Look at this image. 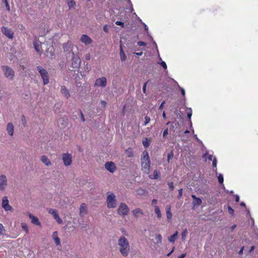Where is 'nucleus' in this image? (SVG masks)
Listing matches in <instances>:
<instances>
[{
  "label": "nucleus",
  "instance_id": "f257e3e1",
  "mask_svg": "<svg viewBox=\"0 0 258 258\" xmlns=\"http://www.w3.org/2000/svg\"><path fill=\"white\" fill-rule=\"evenodd\" d=\"M118 245L121 254L123 256H127L130 251V245L127 239L124 236H120L118 240Z\"/></svg>",
  "mask_w": 258,
  "mask_h": 258
},
{
  "label": "nucleus",
  "instance_id": "f03ea898",
  "mask_svg": "<svg viewBox=\"0 0 258 258\" xmlns=\"http://www.w3.org/2000/svg\"><path fill=\"white\" fill-rule=\"evenodd\" d=\"M141 160L142 171L144 173L149 174L150 171L151 162L148 153L146 151L143 152Z\"/></svg>",
  "mask_w": 258,
  "mask_h": 258
},
{
  "label": "nucleus",
  "instance_id": "7ed1b4c3",
  "mask_svg": "<svg viewBox=\"0 0 258 258\" xmlns=\"http://www.w3.org/2000/svg\"><path fill=\"white\" fill-rule=\"evenodd\" d=\"M107 207L109 209H114L117 205L116 196L111 192H107L106 198Z\"/></svg>",
  "mask_w": 258,
  "mask_h": 258
},
{
  "label": "nucleus",
  "instance_id": "20e7f679",
  "mask_svg": "<svg viewBox=\"0 0 258 258\" xmlns=\"http://www.w3.org/2000/svg\"><path fill=\"white\" fill-rule=\"evenodd\" d=\"M37 71L39 73L43 80V84L46 85L49 83V75L47 71L41 66L37 67Z\"/></svg>",
  "mask_w": 258,
  "mask_h": 258
},
{
  "label": "nucleus",
  "instance_id": "39448f33",
  "mask_svg": "<svg viewBox=\"0 0 258 258\" xmlns=\"http://www.w3.org/2000/svg\"><path fill=\"white\" fill-rule=\"evenodd\" d=\"M2 68L5 77L9 80H13L14 77V72L13 69L7 66H2Z\"/></svg>",
  "mask_w": 258,
  "mask_h": 258
},
{
  "label": "nucleus",
  "instance_id": "423d86ee",
  "mask_svg": "<svg viewBox=\"0 0 258 258\" xmlns=\"http://www.w3.org/2000/svg\"><path fill=\"white\" fill-rule=\"evenodd\" d=\"M130 211L128 206L123 203H120L117 210L118 214L121 216H125L128 215Z\"/></svg>",
  "mask_w": 258,
  "mask_h": 258
},
{
  "label": "nucleus",
  "instance_id": "0eeeda50",
  "mask_svg": "<svg viewBox=\"0 0 258 258\" xmlns=\"http://www.w3.org/2000/svg\"><path fill=\"white\" fill-rule=\"evenodd\" d=\"M62 160L65 166H70L72 163V155L69 153H63L62 155Z\"/></svg>",
  "mask_w": 258,
  "mask_h": 258
},
{
  "label": "nucleus",
  "instance_id": "6e6552de",
  "mask_svg": "<svg viewBox=\"0 0 258 258\" xmlns=\"http://www.w3.org/2000/svg\"><path fill=\"white\" fill-rule=\"evenodd\" d=\"M47 211L49 214H51L53 216L54 219L58 224H61L62 223V220L60 218L56 210L48 208L47 209Z\"/></svg>",
  "mask_w": 258,
  "mask_h": 258
},
{
  "label": "nucleus",
  "instance_id": "1a4fd4ad",
  "mask_svg": "<svg viewBox=\"0 0 258 258\" xmlns=\"http://www.w3.org/2000/svg\"><path fill=\"white\" fill-rule=\"evenodd\" d=\"M8 185V179L6 176L4 174H2L0 175V190L4 191L7 186Z\"/></svg>",
  "mask_w": 258,
  "mask_h": 258
},
{
  "label": "nucleus",
  "instance_id": "9d476101",
  "mask_svg": "<svg viewBox=\"0 0 258 258\" xmlns=\"http://www.w3.org/2000/svg\"><path fill=\"white\" fill-rule=\"evenodd\" d=\"M107 85V79L105 77H102L97 79L94 85L96 87L104 88Z\"/></svg>",
  "mask_w": 258,
  "mask_h": 258
},
{
  "label": "nucleus",
  "instance_id": "9b49d317",
  "mask_svg": "<svg viewBox=\"0 0 258 258\" xmlns=\"http://www.w3.org/2000/svg\"><path fill=\"white\" fill-rule=\"evenodd\" d=\"M1 30L3 34L9 39H12L14 37V32L11 29L6 27H2Z\"/></svg>",
  "mask_w": 258,
  "mask_h": 258
},
{
  "label": "nucleus",
  "instance_id": "f8f14e48",
  "mask_svg": "<svg viewBox=\"0 0 258 258\" xmlns=\"http://www.w3.org/2000/svg\"><path fill=\"white\" fill-rule=\"evenodd\" d=\"M2 206L4 210L6 211H12L13 210L12 207L9 204V200L7 197H4L3 198Z\"/></svg>",
  "mask_w": 258,
  "mask_h": 258
},
{
  "label": "nucleus",
  "instance_id": "ddd939ff",
  "mask_svg": "<svg viewBox=\"0 0 258 258\" xmlns=\"http://www.w3.org/2000/svg\"><path fill=\"white\" fill-rule=\"evenodd\" d=\"M105 167L107 170L111 173H113L116 169L115 164L111 161L106 162L105 164Z\"/></svg>",
  "mask_w": 258,
  "mask_h": 258
},
{
  "label": "nucleus",
  "instance_id": "4468645a",
  "mask_svg": "<svg viewBox=\"0 0 258 258\" xmlns=\"http://www.w3.org/2000/svg\"><path fill=\"white\" fill-rule=\"evenodd\" d=\"M80 41L86 45L91 44L93 42L92 39L87 35L83 34L80 39Z\"/></svg>",
  "mask_w": 258,
  "mask_h": 258
},
{
  "label": "nucleus",
  "instance_id": "2eb2a0df",
  "mask_svg": "<svg viewBox=\"0 0 258 258\" xmlns=\"http://www.w3.org/2000/svg\"><path fill=\"white\" fill-rule=\"evenodd\" d=\"M81 59L77 55H74L72 60V66L74 68H79L81 64Z\"/></svg>",
  "mask_w": 258,
  "mask_h": 258
},
{
  "label": "nucleus",
  "instance_id": "dca6fc26",
  "mask_svg": "<svg viewBox=\"0 0 258 258\" xmlns=\"http://www.w3.org/2000/svg\"><path fill=\"white\" fill-rule=\"evenodd\" d=\"M204 157L206 158V159H208L210 161H211L213 160V166L215 168V170L216 171L217 170V159L216 157H214L213 159V156L212 155L209 154L207 152L204 155Z\"/></svg>",
  "mask_w": 258,
  "mask_h": 258
},
{
  "label": "nucleus",
  "instance_id": "f3484780",
  "mask_svg": "<svg viewBox=\"0 0 258 258\" xmlns=\"http://www.w3.org/2000/svg\"><path fill=\"white\" fill-rule=\"evenodd\" d=\"M29 218L31 219V223L37 226H40L41 223L40 222L39 219L31 213L28 214Z\"/></svg>",
  "mask_w": 258,
  "mask_h": 258
},
{
  "label": "nucleus",
  "instance_id": "a211bd4d",
  "mask_svg": "<svg viewBox=\"0 0 258 258\" xmlns=\"http://www.w3.org/2000/svg\"><path fill=\"white\" fill-rule=\"evenodd\" d=\"M80 215L84 216L88 213L87 206L85 203H82L80 207Z\"/></svg>",
  "mask_w": 258,
  "mask_h": 258
},
{
  "label": "nucleus",
  "instance_id": "6ab92c4d",
  "mask_svg": "<svg viewBox=\"0 0 258 258\" xmlns=\"http://www.w3.org/2000/svg\"><path fill=\"white\" fill-rule=\"evenodd\" d=\"M34 47L36 51L39 54H41L42 52L41 48V42L39 41L35 40L33 43Z\"/></svg>",
  "mask_w": 258,
  "mask_h": 258
},
{
  "label": "nucleus",
  "instance_id": "aec40b11",
  "mask_svg": "<svg viewBox=\"0 0 258 258\" xmlns=\"http://www.w3.org/2000/svg\"><path fill=\"white\" fill-rule=\"evenodd\" d=\"M60 92L61 94L67 99H68L70 97L69 91L64 86L61 87Z\"/></svg>",
  "mask_w": 258,
  "mask_h": 258
},
{
  "label": "nucleus",
  "instance_id": "412c9836",
  "mask_svg": "<svg viewBox=\"0 0 258 258\" xmlns=\"http://www.w3.org/2000/svg\"><path fill=\"white\" fill-rule=\"evenodd\" d=\"M191 198L194 199L192 205L194 207L199 206L201 205L202 201L201 199L197 198L195 195H191Z\"/></svg>",
  "mask_w": 258,
  "mask_h": 258
},
{
  "label": "nucleus",
  "instance_id": "4be33fe9",
  "mask_svg": "<svg viewBox=\"0 0 258 258\" xmlns=\"http://www.w3.org/2000/svg\"><path fill=\"white\" fill-rule=\"evenodd\" d=\"M14 126L12 123L9 122L8 123L7 126V131L8 134L12 136L14 134Z\"/></svg>",
  "mask_w": 258,
  "mask_h": 258
},
{
  "label": "nucleus",
  "instance_id": "5701e85b",
  "mask_svg": "<svg viewBox=\"0 0 258 258\" xmlns=\"http://www.w3.org/2000/svg\"><path fill=\"white\" fill-rule=\"evenodd\" d=\"M41 161L47 166H49L51 165V161L46 156L43 155L41 156Z\"/></svg>",
  "mask_w": 258,
  "mask_h": 258
},
{
  "label": "nucleus",
  "instance_id": "b1692460",
  "mask_svg": "<svg viewBox=\"0 0 258 258\" xmlns=\"http://www.w3.org/2000/svg\"><path fill=\"white\" fill-rule=\"evenodd\" d=\"M52 238L57 245L60 244V239L58 236V233L56 231L53 232L52 235Z\"/></svg>",
  "mask_w": 258,
  "mask_h": 258
},
{
  "label": "nucleus",
  "instance_id": "393cba45",
  "mask_svg": "<svg viewBox=\"0 0 258 258\" xmlns=\"http://www.w3.org/2000/svg\"><path fill=\"white\" fill-rule=\"evenodd\" d=\"M166 216H167V218L168 220L170 221L172 218V214L171 212V206L170 205L166 206Z\"/></svg>",
  "mask_w": 258,
  "mask_h": 258
},
{
  "label": "nucleus",
  "instance_id": "a878e982",
  "mask_svg": "<svg viewBox=\"0 0 258 258\" xmlns=\"http://www.w3.org/2000/svg\"><path fill=\"white\" fill-rule=\"evenodd\" d=\"M132 213L135 217H138L140 215L143 214V211L140 208H137L133 210Z\"/></svg>",
  "mask_w": 258,
  "mask_h": 258
},
{
  "label": "nucleus",
  "instance_id": "bb28decb",
  "mask_svg": "<svg viewBox=\"0 0 258 258\" xmlns=\"http://www.w3.org/2000/svg\"><path fill=\"white\" fill-rule=\"evenodd\" d=\"M160 172L157 170H154L153 174L149 176V178L152 179H158L160 175Z\"/></svg>",
  "mask_w": 258,
  "mask_h": 258
},
{
  "label": "nucleus",
  "instance_id": "cd10ccee",
  "mask_svg": "<svg viewBox=\"0 0 258 258\" xmlns=\"http://www.w3.org/2000/svg\"><path fill=\"white\" fill-rule=\"evenodd\" d=\"M119 55L121 61H124L126 59V56L125 53L123 51L121 44L120 45Z\"/></svg>",
  "mask_w": 258,
  "mask_h": 258
},
{
  "label": "nucleus",
  "instance_id": "c85d7f7f",
  "mask_svg": "<svg viewBox=\"0 0 258 258\" xmlns=\"http://www.w3.org/2000/svg\"><path fill=\"white\" fill-rule=\"evenodd\" d=\"M186 113H187L188 118L189 119V120L190 126L191 127H192V123H191V121L190 120L191 117L192 116V110L190 108H187Z\"/></svg>",
  "mask_w": 258,
  "mask_h": 258
},
{
  "label": "nucleus",
  "instance_id": "c756f323",
  "mask_svg": "<svg viewBox=\"0 0 258 258\" xmlns=\"http://www.w3.org/2000/svg\"><path fill=\"white\" fill-rule=\"evenodd\" d=\"M178 232L177 231H176L172 235H171L170 237H168V240L170 242H174V241H175V239L178 235Z\"/></svg>",
  "mask_w": 258,
  "mask_h": 258
},
{
  "label": "nucleus",
  "instance_id": "7c9ffc66",
  "mask_svg": "<svg viewBox=\"0 0 258 258\" xmlns=\"http://www.w3.org/2000/svg\"><path fill=\"white\" fill-rule=\"evenodd\" d=\"M67 4L69 9L74 8L76 5L74 0H67Z\"/></svg>",
  "mask_w": 258,
  "mask_h": 258
},
{
  "label": "nucleus",
  "instance_id": "2f4dec72",
  "mask_svg": "<svg viewBox=\"0 0 258 258\" xmlns=\"http://www.w3.org/2000/svg\"><path fill=\"white\" fill-rule=\"evenodd\" d=\"M155 212L157 214L158 218H160L161 217L162 215L160 210L157 206H155Z\"/></svg>",
  "mask_w": 258,
  "mask_h": 258
},
{
  "label": "nucleus",
  "instance_id": "473e14b6",
  "mask_svg": "<svg viewBox=\"0 0 258 258\" xmlns=\"http://www.w3.org/2000/svg\"><path fill=\"white\" fill-rule=\"evenodd\" d=\"M155 239L156 240L157 243H160L162 241V235L160 234L155 235Z\"/></svg>",
  "mask_w": 258,
  "mask_h": 258
},
{
  "label": "nucleus",
  "instance_id": "72a5a7b5",
  "mask_svg": "<svg viewBox=\"0 0 258 258\" xmlns=\"http://www.w3.org/2000/svg\"><path fill=\"white\" fill-rule=\"evenodd\" d=\"M187 229H184L182 233H181V238L182 240H184L185 239V238L186 237V236H187Z\"/></svg>",
  "mask_w": 258,
  "mask_h": 258
},
{
  "label": "nucleus",
  "instance_id": "f704fd0d",
  "mask_svg": "<svg viewBox=\"0 0 258 258\" xmlns=\"http://www.w3.org/2000/svg\"><path fill=\"white\" fill-rule=\"evenodd\" d=\"M143 145L145 148H148L150 145V143L149 140L146 138L142 142Z\"/></svg>",
  "mask_w": 258,
  "mask_h": 258
},
{
  "label": "nucleus",
  "instance_id": "c9c22d12",
  "mask_svg": "<svg viewBox=\"0 0 258 258\" xmlns=\"http://www.w3.org/2000/svg\"><path fill=\"white\" fill-rule=\"evenodd\" d=\"M21 226L22 229H24L27 233H28L29 232V230L27 224L25 223H22L21 224Z\"/></svg>",
  "mask_w": 258,
  "mask_h": 258
},
{
  "label": "nucleus",
  "instance_id": "e433bc0d",
  "mask_svg": "<svg viewBox=\"0 0 258 258\" xmlns=\"http://www.w3.org/2000/svg\"><path fill=\"white\" fill-rule=\"evenodd\" d=\"M218 180L220 183L222 184L223 183L224 178L222 174H219L218 176Z\"/></svg>",
  "mask_w": 258,
  "mask_h": 258
},
{
  "label": "nucleus",
  "instance_id": "4c0bfd02",
  "mask_svg": "<svg viewBox=\"0 0 258 258\" xmlns=\"http://www.w3.org/2000/svg\"><path fill=\"white\" fill-rule=\"evenodd\" d=\"M3 2L5 4L6 7L7 8V10L8 12L10 11V7L9 4V3L7 0H3Z\"/></svg>",
  "mask_w": 258,
  "mask_h": 258
},
{
  "label": "nucleus",
  "instance_id": "58836bf2",
  "mask_svg": "<svg viewBox=\"0 0 258 258\" xmlns=\"http://www.w3.org/2000/svg\"><path fill=\"white\" fill-rule=\"evenodd\" d=\"M145 121L143 124V125L146 126L147 124L150 121V118L147 116H146L145 117Z\"/></svg>",
  "mask_w": 258,
  "mask_h": 258
},
{
  "label": "nucleus",
  "instance_id": "ea45409f",
  "mask_svg": "<svg viewBox=\"0 0 258 258\" xmlns=\"http://www.w3.org/2000/svg\"><path fill=\"white\" fill-rule=\"evenodd\" d=\"M168 185L169 188H170V189L171 190H173L174 189V185H173V183L172 182H169L168 183Z\"/></svg>",
  "mask_w": 258,
  "mask_h": 258
},
{
  "label": "nucleus",
  "instance_id": "a19ab883",
  "mask_svg": "<svg viewBox=\"0 0 258 258\" xmlns=\"http://www.w3.org/2000/svg\"><path fill=\"white\" fill-rule=\"evenodd\" d=\"M228 212L230 214H231V215L234 214V210L231 207H230V206L228 207Z\"/></svg>",
  "mask_w": 258,
  "mask_h": 258
},
{
  "label": "nucleus",
  "instance_id": "79ce46f5",
  "mask_svg": "<svg viewBox=\"0 0 258 258\" xmlns=\"http://www.w3.org/2000/svg\"><path fill=\"white\" fill-rule=\"evenodd\" d=\"M160 65L165 69H167V65L166 63L164 61H161V62L160 63Z\"/></svg>",
  "mask_w": 258,
  "mask_h": 258
},
{
  "label": "nucleus",
  "instance_id": "37998d69",
  "mask_svg": "<svg viewBox=\"0 0 258 258\" xmlns=\"http://www.w3.org/2000/svg\"><path fill=\"white\" fill-rule=\"evenodd\" d=\"M173 157V154L172 152H171V153L169 154L168 155V157H167V161L168 162H169V161L170 160V159L172 158Z\"/></svg>",
  "mask_w": 258,
  "mask_h": 258
},
{
  "label": "nucleus",
  "instance_id": "c03bdc74",
  "mask_svg": "<svg viewBox=\"0 0 258 258\" xmlns=\"http://www.w3.org/2000/svg\"><path fill=\"white\" fill-rule=\"evenodd\" d=\"M5 231L4 227L0 223V233L3 234Z\"/></svg>",
  "mask_w": 258,
  "mask_h": 258
},
{
  "label": "nucleus",
  "instance_id": "a18cd8bd",
  "mask_svg": "<svg viewBox=\"0 0 258 258\" xmlns=\"http://www.w3.org/2000/svg\"><path fill=\"white\" fill-rule=\"evenodd\" d=\"M168 128H166L164 130L163 133V138H166V136L168 135Z\"/></svg>",
  "mask_w": 258,
  "mask_h": 258
},
{
  "label": "nucleus",
  "instance_id": "49530a36",
  "mask_svg": "<svg viewBox=\"0 0 258 258\" xmlns=\"http://www.w3.org/2000/svg\"><path fill=\"white\" fill-rule=\"evenodd\" d=\"M138 45L140 46H144L146 44L145 42H144L143 41H139V42H138Z\"/></svg>",
  "mask_w": 258,
  "mask_h": 258
},
{
  "label": "nucleus",
  "instance_id": "de8ad7c7",
  "mask_svg": "<svg viewBox=\"0 0 258 258\" xmlns=\"http://www.w3.org/2000/svg\"><path fill=\"white\" fill-rule=\"evenodd\" d=\"M147 85V82L145 83L143 85V92L144 93H146Z\"/></svg>",
  "mask_w": 258,
  "mask_h": 258
},
{
  "label": "nucleus",
  "instance_id": "09e8293b",
  "mask_svg": "<svg viewBox=\"0 0 258 258\" xmlns=\"http://www.w3.org/2000/svg\"><path fill=\"white\" fill-rule=\"evenodd\" d=\"M115 24L117 25L121 26L122 27L124 26V24L123 22H121L120 21H116L115 22Z\"/></svg>",
  "mask_w": 258,
  "mask_h": 258
},
{
  "label": "nucleus",
  "instance_id": "8fccbe9b",
  "mask_svg": "<svg viewBox=\"0 0 258 258\" xmlns=\"http://www.w3.org/2000/svg\"><path fill=\"white\" fill-rule=\"evenodd\" d=\"M182 189L180 188L178 190V198H180L182 197Z\"/></svg>",
  "mask_w": 258,
  "mask_h": 258
},
{
  "label": "nucleus",
  "instance_id": "3c124183",
  "mask_svg": "<svg viewBox=\"0 0 258 258\" xmlns=\"http://www.w3.org/2000/svg\"><path fill=\"white\" fill-rule=\"evenodd\" d=\"M103 30L104 31H105L106 33H108V26L105 25L103 26Z\"/></svg>",
  "mask_w": 258,
  "mask_h": 258
},
{
  "label": "nucleus",
  "instance_id": "603ef678",
  "mask_svg": "<svg viewBox=\"0 0 258 258\" xmlns=\"http://www.w3.org/2000/svg\"><path fill=\"white\" fill-rule=\"evenodd\" d=\"M80 114H81V120L83 121H85V117H84V115L81 111H80Z\"/></svg>",
  "mask_w": 258,
  "mask_h": 258
},
{
  "label": "nucleus",
  "instance_id": "864d4df0",
  "mask_svg": "<svg viewBox=\"0 0 258 258\" xmlns=\"http://www.w3.org/2000/svg\"><path fill=\"white\" fill-rule=\"evenodd\" d=\"M157 200H156V199H153L152 201V204L153 205H155V206H156V205L157 204Z\"/></svg>",
  "mask_w": 258,
  "mask_h": 258
},
{
  "label": "nucleus",
  "instance_id": "5fc2aeb1",
  "mask_svg": "<svg viewBox=\"0 0 258 258\" xmlns=\"http://www.w3.org/2000/svg\"><path fill=\"white\" fill-rule=\"evenodd\" d=\"M165 102L164 101H163L161 104H160V106H159V109L161 110L163 108V105L164 104H165Z\"/></svg>",
  "mask_w": 258,
  "mask_h": 258
},
{
  "label": "nucleus",
  "instance_id": "6e6d98bb",
  "mask_svg": "<svg viewBox=\"0 0 258 258\" xmlns=\"http://www.w3.org/2000/svg\"><path fill=\"white\" fill-rule=\"evenodd\" d=\"M192 134H194V138H195L196 140H197L199 141V139H198V137H197V135H196V134H194V130H192Z\"/></svg>",
  "mask_w": 258,
  "mask_h": 258
},
{
  "label": "nucleus",
  "instance_id": "4d7b16f0",
  "mask_svg": "<svg viewBox=\"0 0 258 258\" xmlns=\"http://www.w3.org/2000/svg\"><path fill=\"white\" fill-rule=\"evenodd\" d=\"M181 93L183 96L185 95V91L182 88H180Z\"/></svg>",
  "mask_w": 258,
  "mask_h": 258
},
{
  "label": "nucleus",
  "instance_id": "13d9d810",
  "mask_svg": "<svg viewBox=\"0 0 258 258\" xmlns=\"http://www.w3.org/2000/svg\"><path fill=\"white\" fill-rule=\"evenodd\" d=\"M244 248V246H242L241 248V249L239 250L238 253L239 254H242L243 253V249Z\"/></svg>",
  "mask_w": 258,
  "mask_h": 258
},
{
  "label": "nucleus",
  "instance_id": "bf43d9fd",
  "mask_svg": "<svg viewBox=\"0 0 258 258\" xmlns=\"http://www.w3.org/2000/svg\"><path fill=\"white\" fill-rule=\"evenodd\" d=\"M22 121L23 122L24 126H25V124L26 123V121L25 117L24 116H23V117H22Z\"/></svg>",
  "mask_w": 258,
  "mask_h": 258
},
{
  "label": "nucleus",
  "instance_id": "052dcab7",
  "mask_svg": "<svg viewBox=\"0 0 258 258\" xmlns=\"http://www.w3.org/2000/svg\"><path fill=\"white\" fill-rule=\"evenodd\" d=\"M85 58L86 60H89L90 59V55L89 54H87L85 56Z\"/></svg>",
  "mask_w": 258,
  "mask_h": 258
},
{
  "label": "nucleus",
  "instance_id": "680f3d73",
  "mask_svg": "<svg viewBox=\"0 0 258 258\" xmlns=\"http://www.w3.org/2000/svg\"><path fill=\"white\" fill-rule=\"evenodd\" d=\"M101 104L102 106H103V107H105L106 105V103L105 101H101Z\"/></svg>",
  "mask_w": 258,
  "mask_h": 258
},
{
  "label": "nucleus",
  "instance_id": "e2e57ef3",
  "mask_svg": "<svg viewBox=\"0 0 258 258\" xmlns=\"http://www.w3.org/2000/svg\"><path fill=\"white\" fill-rule=\"evenodd\" d=\"M185 256V253H182L178 256V258H184Z\"/></svg>",
  "mask_w": 258,
  "mask_h": 258
},
{
  "label": "nucleus",
  "instance_id": "0e129e2a",
  "mask_svg": "<svg viewBox=\"0 0 258 258\" xmlns=\"http://www.w3.org/2000/svg\"><path fill=\"white\" fill-rule=\"evenodd\" d=\"M239 201V197L238 195L235 196V201L238 202Z\"/></svg>",
  "mask_w": 258,
  "mask_h": 258
},
{
  "label": "nucleus",
  "instance_id": "69168bd1",
  "mask_svg": "<svg viewBox=\"0 0 258 258\" xmlns=\"http://www.w3.org/2000/svg\"><path fill=\"white\" fill-rule=\"evenodd\" d=\"M128 157H132L133 156V153L132 152V151L131 152H128Z\"/></svg>",
  "mask_w": 258,
  "mask_h": 258
},
{
  "label": "nucleus",
  "instance_id": "338daca9",
  "mask_svg": "<svg viewBox=\"0 0 258 258\" xmlns=\"http://www.w3.org/2000/svg\"><path fill=\"white\" fill-rule=\"evenodd\" d=\"M254 246H252L249 250V252H251L254 249Z\"/></svg>",
  "mask_w": 258,
  "mask_h": 258
},
{
  "label": "nucleus",
  "instance_id": "774afa93",
  "mask_svg": "<svg viewBox=\"0 0 258 258\" xmlns=\"http://www.w3.org/2000/svg\"><path fill=\"white\" fill-rule=\"evenodd\" d=\"M236 227V225H233L231 227V230H233Z\"/></svg>",
  "mask_w": 258,
  "mask_h": 258
}]
</instances>
